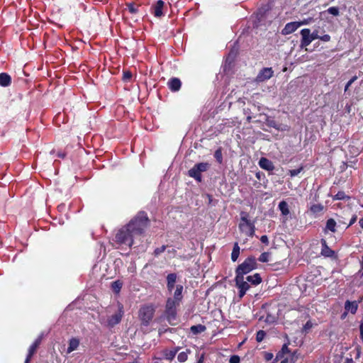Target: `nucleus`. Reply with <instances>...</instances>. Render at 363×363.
Returning <instances> with one entry per match:
<instances>
[{"label":"nucleus","mask_w":363,"mask_h":363,"mask_svg":"<svg viewBox=\"0 0 363 363\" xmlns=\"http://www.w3.org/2000/svg\"><path fill=\"white\" fill-rule=\"evenodd\" d=\"M256 266L255 258L249 257L236 269L235 281L236 285L240 289V295H244L250 288V284L245 281L244 275L255 269Z\"/></svg>","instance_id":"1"},{"label":"nucleus","mask_w":363,"mask_h":363,"mask_svg":"<svg viewBox=\"0 0 363 363\" xmlns=\"http://www.w3.org/2000/svg\"><path fill=\"white\" fill-rule=\"evenodd\" d=\"M148 221L146 214L143 212H140L128 224V225L129 229L132 231V233L136 237L143 233L144 230L147 226Z\"/></svg>","instance_id":"2"},{"label":"nucleus","mask_w":363,"mask_h":363,"mask_svg":"<svg viewBox=\"0 0 363 363\" xmlns=\"http://www.w3.org/2000/svg\"><path fill=\"white\" fill-rule=\"evenodd\" d=\"M134 238H135V235L132 233L127 225L118 230L116 235L115 240L118 244L131 247L133 244Z\"/></svg>","instance_id":"3"},{"label":"nucleus","mask_w":363,"mask_h":363,"mask_svg":"<svg viewBox=\"0 0 363 363\" xmlns=\"http://www.w3.org/2000/svg\"><path fill=\"white\" fill-rule=\"evenodd\" d=\"M155 313V307L152 304L145 305L140 309L139 317L143 325H150Z\"/></svg>","instance_id":"4"},{"label":"nucleus","mask_w":363,"mask_h":363,"mask_svg":"<svg viewBox=\"0 0 363 363\" xmlns=\"http://www.w3.org/2000/svg\"><path fill=\"white\" fill-rule=\"evenodd\" d=\"M239 229L248 237H253L255 235V225L247 219L246 214L241 216Z\"/></svg>","instance_id":"5"},{"label":"nucleus","mask_w":363,"mask_h":363,"mask_svg":"<svg viewBox=\"0 0 363 363\" xmlns=\"http://www.w3.org/2000/svg\"><path fill=\"white\" fill-rule=\"evenodd\" d=\"M210 164L208 162H201L196 164L188 172L189 176L194 178L196 181H201V173L208 170Z\"/></svg>","instance_id":"6"},{"label":"nucleus","mask_w":363,"mask_h":363,"mask_svg":"<svg viewBox=\"0 0 363 363\" xmlns=\"http://www.w3.org/2000/svg\"><path fill=\"white\" fill-rule=\"evenodd\" d=\"M124 315L123 306L118 303V311L113 315H111L107 320V325L108 327L113 328L116 325H118Z\"/></svg>","instance_id":"7"},{"label":"nucleus","mask_w":363,"mask_h":363,"mask_svg":"<svg viewBox=\"0 0 363 363\" xmlns=\"http://www.w3.org/2000/svg\"><path fill=\"white\" fill-rule=\"evenodd\" d=\"M274 71L272 67H265L262 69L256 77L257 82H263L273 77Z\"/></svg>","instance_id":"8"},{"label":"nucleus","mask_w":363,"mask_h":363,"mask_svg":"<svg viewBox=\"0 0 363 363\" xmlns=\"http://www.w3.org/2000/svg\"><path fill=\"white\" fill-rule=\"evenodd\" d=\"M166 314L169 322L176 319L175 303L173 299L169 298L166 305Z\"/></svg>","instance_id":"9"},{"label":"nucleus","mask_w":363,"mask_h":363,"mask_svg":"<svg viewBox=\"0 0 363 363\" xmlns=\"http://www.w3.org/2000/svg\"><path fill=\"white\" fill-rule=\"evenodd\" d=\"M301 40L300 47L301 48H306L311 44L313 40L311 36V30L308 28H304L301 30Z\"/></svg>","instance_id":"10"},{"label":"nucleus","mask_w":363,"mask_h":363,"mask_svg":"<svg viewBox=\"0 0 363 363\" xmlns=\"http://www.w3.org/2000/svg\"><path fill=\"white\" fill-rule=\"evenodd\" d=\"M298 28H299V24L297 21L288 23L282 29L281 34L284 35L291 34L296 30Z\"/></svg>","instance_id":"11"},{"label":"nucleus","mask_w":363,"mask_h":363,"mask_svg":"<svg viewBox=\"0 0 363 363\" xmlns=\"http://www.w3.org/2000/svg\"><path fill=\"white\" fill-rule=\"evenodd\" d=\"M164 3L162 0H159L156 2L155 4H154L152 7V12L156 17H161L163 16V7H164Z\"/></svg>","instance_id":"12"},{"label":"nucleus","mask_w":363,"mask_h":363,"mask_svg":"<svg viewBox=\"0 0 363 363\" xmlns=\"http://www.w3.org/2000/svg\"><path fill=\"white\" fill-rule=\"evenodd\" d=\"M259 167L267 171H272L274 169V166L272 161L266 157H262L259 161Z\"/></svg>","instance_id":"13"},{"label":"nucleus","mask_w":363,"mask_h":363,"mask_svg":"<svg viewBox=\"0 0 363 363\" xmlns=\"http://www.w3.org/2000/svg\"><path fill=\"white\" fill-rule=\"evenodd\" d=\"M167 280L168 290H169V293H172V291L174 289V286H175V283H176V280H177V274L174 273L168 274L167 277Z\"/></svg>","instance_id":"14"},{"label":"nucleus","mask_w":363,"mask_h":363,"mask_svg":"<svg viewBox=\"0 0 363 363\" xmlns=\"http://www.w3.org/2000/svg\"><path fill=\"white\" fill-rule=\"evenodd\" d=\"M321 244H322V250H321V255L330 257H332L334 255V251L332 250L328 245L327 242L325 240H321Z\"/></svg>","instance_id":"15"},{"label":"nucleus","mask_w":363,"mask_h":363,"mask_svg":"<svg viewBox=\"0 0 363 363\" xmlns=\"http://www.w3.org/2000/svg\"><path fill=\"white\" fill-rule=\"evenodd\" d=\"M358 308V303L357 301H347L345 303V310L354 314Z\"/></svg>","instance_id":"16"},{"label":"nucleus","mask_w":363,"mask_h":363,"mask_svg":"<svg viewBox=\"0 0 363 363\" xmlns=\"http://www.w3.org/2000/svg\"><path fill=\"white\" fill-rule=\"evenodd\" d=\"M181 81L178 78H172L168 82L169 88L173 91H177L181 87Z\"/></svg>","instance_id":"17"},{"label":"nucleus","mask_w":363,"mask_h":363,"mask_svg":"<svg viewBox=\"0 0 363 363\" xmlns=\"http://www.w3.org/2000/svg\"><path fill=\"white\" fill-rule=\"evenodd\" d=\"M245 279V281L247 282L248 284L250 283L252 285H257L262 281V278L258 273H256L252 276H247Z\"/></svg>","instance_id":"18"},{"label":"nucleus","mask_w":363,"mask_h":363,"mask_svg":"<svg viewBox=\"0 0 363 363\" xmlns=\"http://www.w3.org/2000/svg\"><path fill=\"white\" fill-rule=\"evenodd\" d=\"M11 83V78L7 73L3 72L0 74V86H8Z\"/></svg>","instance_id":"19"},{"label":"nucleus","mask_w":363,"mask_h":363,"mask_svg":"<svg viewBox=\"0 0 363 363\" xmlns=\"http://www.w3.org/2000/svg\"><path fill=\"white\" fill-rule=\"evenodd\" d=\"M79 345V340L77 338L72 337L69 340V346L67 348V353H71L72 352L76 350Z\"/></svg>","instance_id":"20"},{"label":"nucleus","mask_w":363,"mask_h":363,"mask_svg":"<svg viewBox=\"0 0 363 363\" xmlns=\"http://www.w3.org/2000/svg\"><path fill=\"white\" fill-rule=\"evenodd\" d=\"M206 328L205 325L199 324L191 327L190 330L194 335L201 333L206 330Z\"/></svg>","instance_id":"21"},{"label":"nucleus","mask_w":363,"mask_h":363,"mask_svg":"<svg viewBox=\"0 0 363 363\" xmlns=\"http://www.w3.org/2000/svg\"><path fill=\"white\" fill-rule=\"evenodd\" d=\"M336 221L333 218H329L326 222L325 230H330L333 233L336 231Z\"/></svg>","instance_id":"22"},{"label":"nucleus","mask_w":363,"mask_h":363,"mask_svg":"<svg viewBox=\"0 0 363 363\" xmlns=\"http://www.w3.org/2000/svg\"><path fill=\"white\" fill-rule=\"evenodd\" d=\"M279 208L284 216H287L290 213L288 203L285 201H282L279 203Z\"/></svg>","instance_id":"23"},{"label":"nucleus","mask_w":363,"mask_h":363,"mask_svg":"<svg viewBox=\"0 0 363 363\" xmlns=\"http://www.w3.org/2000/svg\"><path fill=\"white\" fill-rule=\"evenodd\" d=\"M240 255V247L237 242L234 244L233 249L231 253V259L233 262H235Z\"/></svg>","instance_id":"24"},{"label":"nucleus","mask_w":363,"mask_h":363,"mask_svg":"<svg viewBox=\"0 0 363 363\" xmlns=\"http://www.w3.org/2000/svg\"><path fill=\"white\" fill-rule=\"evenodd\" d=\"M123 283L120 280H116L111 283V289L113 293L118 294L122 288Z\"/></svg>","instance_id":"25"},{"label":"nucleus","mask_w":363,"mask_h":363,"mask_svg":"<svg viewBox=\"0 0 363 363\" xmlns=\"http://www.w3.org/2000/svg\"><path fill=\"white\" fill-rule=\"evenodd\" d=\"M290 352V350L289 349L287 344H284L281 350L277 354L275 361H277L279 358H283L284 355L285 354H288Z\"/></svg>","instance_id":"26"},{"label":"nucleus","mask_w":363,"mask_h":363,"mask_svg":"<svg viewBox=\"0 0 363 363\" xmlns=\"http://www.w3.org/2000/svg\"><path fill=\"white\" fill-rule=\"evenodd\" d=\"M126 6L128 9V11L131 13H136L138 11V6L135 5L133 3H128Z\"/></svg>","instance_id":"27"},{"label":"nucleus","mask_w":363,"mask_h":363,"mask_svg":"<svg viewBox=\"0 0 363 363\" xmlns=\"http://www.w3.org/2000/svg\"><path fill=\"white\" fill-rule=\"evenodd\" d=\"M36 350H37L36 348L32 347L31 345L30 346L29 350H28V355H27L26 359L25 360V363H29L30 359H31V357H33V355L35 352Z\"/></svg>","instance_id":"28"},{"label":"nucleus","mask_w":363,"mask_h":363,"mask_svg":"<svg viewBox=\"0 0 363 363\" xmlns=\"http://www.w3.org/2000/svg\"><path fill=\"white\" fill-rule=\"evenodd\" d=\"M214 157H215V158L216 159L217 162L219 164L222 163V162H223V155H222V151H221L220 148H219V149L216 150V152L214 153Z\"/></svg>","instance_id":"29"},{"label":"nucleus","mask_w":363,"mask_h":363,"mask_svg":"<svg viewBox=\"0 0 363 363\" xmlns=\"http://www.w3.org/2000/svg\"><path fill=\"white\" fill-rule=\"evenodd\" d=\"M266 333L264 330H259L256 334V340L258 342H261L265 337Z\"/></svg>","instance_id":"30"},{"label":"nucleus","mask_w":363,"mask_h":363,"mask_svg":"<svg viewBox=\"0 0 363 363\" xmlns=\"http://www.w3.org/2000/svg\"><path fill=\"white\" fill-rule=\"evenodd\" d=\"M323 209V206L321 204H314L311 206V211L314 213H318L322 211Z\"/></svg>","instance_id":"31"},{"label":"nucleus","mask_w":363,"mask_h":363,"mask_svg":"<svg viewBox=\"0 0 363 363\" xmlns=\"http://www.w3.org/2000/svg\"><path fill=\"white\" fill-rule=\"evenodd\" d=\"M188 358V352H182L177 356V359L180 362H184L187 360Z\"/></svg>","instance_id":"32"},{"label":"nucleus","mask_w":363,"mask_h":363,"mask_svg":"<svg viewBox=\"0 0 363 363\" xmlns=\"http://www.w3.org/2000/svg\"><path fill=\"white\" fill-rule=\"evenodd\" d=\"M269 253L263 252L260 255V256L259 257V261H260L262 262H267L269 261Z\"/></svg>","instance_id":"33"},{"label":"nucleus","mask_w":363,"mask_h":363,"mask_svg":"<svg viewBox=\"0 0 363 363\" xmlns=\"http://www.w3.org/2000/svg\"><path fill=\"white\" fill-rule=\"evenodd\" d=\"M345 198L350 199L349 196H347L344 191H339L337 194L335 196L334 199L336 200H343Z\"/></svg>","instance_id":"34"},{"label":"nucleus","mask_w":363,"mask_h":363,"mask_svg":"<svg viewBox=\"0 0 363 363\" xmlns=\"http://www.w3.org/2000/svg\"><path fill=\"white\" fill-rule=\"evenodd\" d=\"M328 12L333 16H338L339 15V9L337 7H335V6H333V7H330L328 9Z\"/></svg>","instance_id":"35"},{"label":"nucleus","mask_w":363,"mask_h":363,"mask_svg":"<svg viewBox=\"0 0 363 363\" xmlns=\"http://www.w3.org/2000/svg\"><path fill=\"white\" fill-rule=\"evenodd\" d=\"M132 77V74L129 71H125L123 72V79L125 82L130 81Z\"/></svg>","instance_id":"36"},{"label":"nucleus","mask_w":363,"mask_h":363,"mask_svg":"<svg viewBox=\"0 0 363 363\" xmlns=\"http://www.w3.org/2000/svg\"><path fill=\"white\" fill-rule=\"evenodd\" d=\"M302 171V167L296 169H291L289 170V174L291 177H296Z\"/></svg>","instance_id":"37"},{"label":"nucleus","mask_w":363,"mask_h":363,"mask_svg":"<svg viewBox=\"0 0 363 363\" xmlns=\"http://www.w3.org/2000/svg\"><path fill=\"white\" fill-rule=\"evenodd\" d=\"M240 359L238 355H233L230 357L229 362L230 363H240Z\"/></svg>","instance_id":"38"},{"label":"nucleus","mask_w":363,"mask_h":363,"mask_svg":"<svg viewBox=\"0 0 363 363\" xmlns=\"http://www.w3.org/2000/svg\"><path fill=\"white\" fill-rule=\"evenodd\" d=\"M357 79V76H354L350 80L348 81V82L347 83L345 87V91H347L348 88L352 85V84L356 81Z\"/></svg>","instance_id":"39"},{"label":"nucleus","mask_w":363,"mask_h":363,"mask_svg":"<svg viewBox=\"0 0 363 363\" xmlns=\"http://www.w3.org/2000/svg\"><path fill=\"white\" fill-rule=\"evenodd\" d=\"M183 291V286L182 285H177L174 295H182Z\"/></svg>","instance_id":"40"},{"label":"nucleus","mask_w":363,"mask_h":363,"mask_svg":"<svg viewBox=\"0 0 363 363\" xmlns=\"http://www.w3.org/2000/svg\"><path fill=\"white\" fill-rule=\"evenodd\" d=\"M176 355L175 351H169L168 353L165 354L166 359H172Z\"/></svg>","instance_id":"41"},{"label":"nucleus","mask_w":363,"mask_h":363,"mask_svg":"<svg viewBox=\"0 0 363 363\" xmlns=\"http://www.w3.org/2000/svg\"><path fill=\"white\" fill-rule=\"evenodd\" d=\"M312 326H313L312 323L310 320H308L303 325V330L305 331H308V330H310L312 328Z\"/></svg>","instance_id":"42"},{"label":"nucleus","mask_w":363,"mask_h":363,"mask_svg":"<svg viewBox=\"0 0 363 363\" xmlns=\"http://www.w3.org/2000/svg\"><path fill=\"white\" fill-rule=\"evenodd\" d=\"M311 21V18L304 19L302 21L298 22V24H299V27L303 25H308L310 23Z\"/></svg>","instance_id":"43"},{"label":"nucleus","mask_w":363,"mask_h":363,"mask_svg":"<svg viewBox=\"0 0 363 363\" xmlns=\"http://www.w3.org/2000/svg\"><path fill=\"white\" fill-rule=\"evenodd\" d=\"M319 39H320L321 40H323L324 42H328L330 40V36L329 35L326 34L323 36H320Z\"/></svg>","instance_id":"44"},{"label":"nucleus","mask_w":363,"mask_h":363,"mask_svg":"<svg viewBox=\"0 0 363 363\" xmlns=\"http://www.w3.org/2000/svg\"><path fill=\"white\" fill-rule=\"evenodd\" d=\"M357 216L354 214L352 216V218H351V219L350 220V223L347 225V227H349V226L352 225V224H354L356 222V220H357Z\"/></svg>","instance_id":"45"},{"label":"nucleus","mask_w":363,"mask_h":363,"mask_svg":"<svg viewBox=\"0 0 363 363\" xmlns=\"http://www.w3.org/2000/svg\"><path fill=\"white\" fill-rule=\"evenodd\" d=\"M311 38L314 40L315 39H319V35L318 34V31L315 30L312 33H311Z\"/></svg>","instance_id":"46"},{"label":"nucleus","mask_w":363,"mask_h":363,"mask_svg":"<svg viewBox=\"0 0 363 363\" xmlns=\"http://www.w3.org/2000/svg\"><path fill=\"white\" fill-rule=\"evenodd\" d=\"M260 241L266 245H268L269 243L268 238L267 235H262L260 238Z\"/></svg>","instance_id":"47"},{"label":"nucleus","mask_w":363,"mask_h":363,"mask_svg":"<svg viewBox=\"0 0 363 363\" xmlns=\"http://www.w3.org/2000/svg\"><path fill=\"white\" fill-rule=\"evenodd\" d=\"M264 357L267 361H269L273 358V354L272 353H266L264 355Z\"/></svg>","instance_id":"48"},{"label":"nucleus","mask_w":363,"mask_h":363,"mask_svg":"<svg viewBox=\"0 0 363 363\" xmlns=\"http://www.w3.org/2000/svg\"><path fill=\"white\" fill-rule=\"evenodd\" d=\"M359 330H360V337L363 342V321L361 322V323H360Z\"/></svg>","instance_id":"49"},{"label":"nucleus","mask_w":363,"mask_h":363,"mask_svg":"<svg viewBox=\"0 0 363 363\" xmlns=\"http://www.w3.org/2000/svg\"><path fill=\"white\" fill-rule=\"evenodd\" d=\"M165 250V247L162 246L161 248H157L155 250V253L156 255L160 254V252H162Z\"/></svg>","instance_id":"50"},{"label":"nucleus","mask_w":363,"mask_h":363,"mask_svg":"<svg viewBox=\"0 0 363 363\" xmlns=\"http://www.w3.org/2000/svg\"><path fill=\"white\" fill-rule=\"evenodd\" d=\"M203 359H204V354H202L199 358H198V360H197V362L196 363H203Z\"/></svg>","instance_id":"51"},{"label":"nucleus","mask_w":363,"mask_h":363,"mask_svg":"<svg viewBox=\"0 0 363 363\" xmlns=\"http://www.w3.org/2000/svg\"><path fill=\"white\" fill-rule=\"evenodd\" d=\"M344 363H354L352 357H347Z\"/></svg>","instance_id":"52"},{"label":"nucleus","mask_w":363,"mask_h":363,"mask_svg":"<svg viewBox=\"0 0 363 363\" xmlns=\"http://www.w3.org/2000/svg\"><path fill=\"white\" fill-rule=\"evenodd\" d=\"M278 359H279V358ZM280 359H281V362L280 363H289L288 358H285V357H283V358H280Z\"/></svg>","instance_id":"53"},{"label":"nucleus","mask_w":363,"mask_h":363,"mask_svg":"<svg viewBox=\"0 0 363 363\" xmlns=\"http://www.w3.org/2000/svg\"><path fill=\"white\" fill-rule=\"evenodd\" d=\"M348 311H345L342 315H341V319L343 320L346 318L347 315Z\"/></svg>","instance_id":"54"},{"label":"nucleus","mask_w":363,"mask_h":363,"mask_svg":"<svg viewBox=\"0 0 363 363\" xmlns=\"http://www.w3.org/2000/svg\"><path fill=\"white\" fill-rule=\"evenodd\" d=\"M40 342H41V339L40 338H38L35 340V342H33L34 344H36L39 346V345L40 344Z\"/></svg>","instance_id":"55"},{"label":"nucleus","mask_w":363,"mask_h":363,"mask_svg":"<svg viewBox=\"0 0 363 363\" xmlns=\"http://www.w3.org/2000/svg\"><path fill=\"white\" fill-rule=\"evenodd\" d=\"M359 223L361 228H363V218L359 220Z\"/></svg>","instance_id":"56"},{"label":"nucleus","mask_w":363,"mask_h":363,"mask_svg":"<svg viewBox=\"0 0 363 363\" xmlns=\"http://www.w3.org/2000/svg\"><path fill=\"white\" fill-rule=\"evenodd\" d=\"M338 223H340V224H346V223L344 221V220H342L340 218L338 219Z\"/></svg>","instance_id":"57"},{"label":"nucleus","mask_w":363,"mask_h":363,"mask_svg":"<svg viewBox=\"0 0 363 363\" xmlns=\"http://www.w3.org/2000/svg\"><path fill=\"white\" fill-rule=\"evenodd\" d=\"M65 156V155L64 153H61V152L58 153V157H60L64 158Z\"/></svg>","instance_id":"58"},{"label":"nucleus","mask_w":363,"mask_h":363,"mask_svg":"<svg viewBox=\"0 0 363 363\" xmlns=\"http://www.w3.org/2000/svg\"><path fill=\"white\" fill-rule=\"evenodd\" d=\"M31 346H32V347H35V348H36V349H37V348H38V345L34 344V343H33V344L31 345Z\"/></svg>","instance_id":"59"},{"label":"nucleus","mask_w":363,"mask_h":363,"mask_svg":"<svg viewBox=\"0 0 363 363\" xmlns=\"http://www.w3.org/2000/svg\"><path fill=\"white\" fill-rule=\"evenodd\" d=\"M359 353H360V352L358 350L357 354V357H359Z\"/></svg>","instance_id":"60"},{"label":"nucleus","mask_w":363,"mask_h":363,"mask_svg":"<svg viewBox=\"0 0 363 363\" xmlns=\"http://www.w3.org/2000/svg\"><path fill=\"white\" fill-rule=\"evenodd\" d=\"M362 207H363V205H362Z\"/></svg>","instance_id":"61"}]
</instances>
